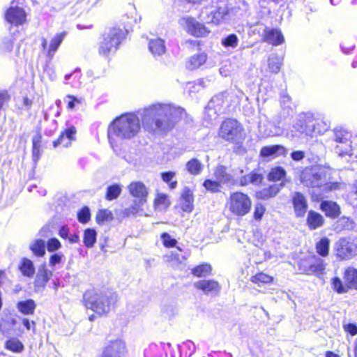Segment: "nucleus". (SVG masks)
<instances>
[{
	"label": "nucleus",
	"instance_id": "f257e3e1",
	"mask_svg": "<svg viewBox=\"0 0 357 357\" xmlns=\"http://www.w3.org/2000/svg\"><path fill=\"white\" fill-rule=\"evenodd\" d=\"M185 115V109L172 104L155 103L135 113H126L116 118L108 128V139L112 148L116 139L130 140L143 128L150 132L166 133Z\"/></svg>",
	"mask_w": 357,
	"mask_h": 357
},
{
	"label": "nucleus",
	"instance_id": "f03ea898",
	"mask_svg": "<svg viewBox=\"0 0 357 357\" xmlns=\"http://www.w3.org/2000/svg\"><path fill=\"white\" fill-rule=\"evenodd\" d=\"M116 299V294L108 289H91L86 291L84 294L85 307L100 315L108 313Z\"/></svg>",
	"mask_w": 357,
	"mask_h": 357
},
{
	"label": "nucleus",
	"instance_id": "7ed1b4c3",
	"mask_svg": "<svg viewBox=\"0 0 357 357\" xmlns=\"http://www.w3.org/2000/svg\"><path fill=\"white\" fill-rule=\"evenodd\" d=\"M125 37L124 30L117 27L109 29L102 34L98 46L99 54L107 57L110 54L116 52Z\"/></svg>",
	"mask_w": 357,
	"mask_h": 357
},
{
	"label": "nucleus",
	"instance_id": "20e7f679",
	"mask_svg": "<svg viewBox=\"0 0 357 357\" xmlns=\"http://www.w3.org/2000/svg\"><path fill=\"white\" fill-rule=\"evenodd\" d=\"M329 169L321 165L305 168L301 173V183L308 188H322L328 181Z\"/></svg>",
	"mask_w": 357,
	"mask_h": 357
},
{
	"label": "nucleus",
	"instance_id": "39448f33",
	"mask_svg": "<svg viewBox=\"0 0 357 357\" xmlns=\"http://www.w3.org/2000/svg\"><path fill=\"white\" fill-rule=\"evenodd\" d=\"M325 130L326 124L321 121H315L310 117L300 118L293 125L291 135L293 137H300L303 135L312 136L321 134Z\"/></svg>",
	"mask_w": 357,
	"mask_h": 357
},
{
	"label": "nucleus",
	"instance_id": "423d86ee",
	"mask_svg": "<svg viewBox=\"0 0 357 357\" xmlns=\"http://www.w3.org/2000/svg\"><path fill=\"white\" fill-rule=\"evenodd\" d=\"M351 137V134L344 129H335L333 130L331 146L339 156H351L354 154Z\"/></svg>",
	"mask_w": 357,
	"mask_h": 357
},
{
	"label": "nucleus",
	"instance_id": "0eeeda50",
	"mask_svg": "<svg viewBox=\"0 0 357 357\" xmlns=\"http://www.w3.org/2000/svg\"><path fill=\"white\" fill-rule=\"evenodd\" d=\"M251 206L250 197L241 192L231 193L227 202L229 211L238 217H243L248 214L251 209Z\"/></svg>",
	"mask_w": 357,
	"mask_h": 357
},
{
	"label": "nucleus",
	"instance_id": "6e6552de",
	"mask_svg": "<svg viewBox=\"0 0 357 357\" xmlns=\"http://www.w3.org/2000/svg\"><path fill=\"white\" fill-rule=\"evenodd\" d=\"M243 131L241 125L236 120L228 119L222 122L219 135L227 141L237 142L243 138Z\"/></svg>",
	"mask_w": 357,
	"mask_h": 357
},
{
	"label": "nucleus",
	"instance_id": "1a4fd4ad",
	"mask_svg": "<svg viewBox=\"0 0 357 357\" xmlns=\"http://www.w3.org/2000/svg\"><path fill=\"white\" fill-rule=\"evenodd\" d=\"M298 270L305 275H322L326 268L324 260L317 256L301 259L298 263Z\"/></svg>",
	"mask_w": 357,
	"mask_h": 357
},
{
	"label": "nucleus",
	"instance_id": "9d476101",
	"mask_svg": "<svg viewBox=\"0 0 357 357\" xmlns=\"http://www.w3.org/2000/svg\"><path fill=\"white\" fill-rule=\"evenodd\" d=\"M337 256L342 260H347L357 255V243L354 240L340 238L335 244Z\"/></svg>",
	"mask_w": 357,
	"mask_h": 357
},
{
	"label": "nucleus",
	"instance_id": "9b49d317",
	"mask_svg": "<svg viewBox=\"0 0 357 357\" xmlns=\"http://www.w3.org/2000/svg\"><path fill=\"white\" fill-rule=\"evenodd\" d=\"M126 352V343L121 339L109 340L102 351V354L110 357H123Z\"/></svg>",
	"mask_w": 357,
	"mask_h": 357
},
{
	"label": "nucleus",
	"instance_id": "f8f14e48",
	"mask_svg": "<svg viewBox=\"0 0 357 357\" xmlns=\"http://www.w3.org/2000/svg\"><path fill=\"white\" fill-rule=\"evenodd\" d=\"M231 18V11L227 5L219 6L214 10H211L209 14L207 15L206 22L208 23H213L215 24H219Z\"/></svg>",
	"mask_w": 357,
	"mask_h": 357
},
{
	"label": "nucleus",
	"instance_id": "ddd939ff",
	"mask_svg": "<svg viewBox=\"0 0 357 357\" xmlns=\"http://www.w3.org/2000/svg\"><path fill=\"white\" fill-rule=\"evenodd\" d=\"M67 33L63 31L56 33L51 40L49 48L47 50V40L45 38H41V47L43 51H47V56L50 60H52L54 56L55 52L57 51L62 41L66 36Z\"/></svg>",
	"mask_w": 357,
	"mask_h": 357
},
{
	"label": "nucleus",
	"instance_id": "4468645a",
	"mask_svg": "<svg viewBox=\"0 0 357 357\" xmlns=\"http://www.w3.org/2000/svg\"><path fill=\"white\" fill-rule=\"evenodd\" d=\"M6 20L14 24L19 26L23 24L26 21V13L23 8L18 6H11L5 13Z\"/></svg>",
	"mask_w": 357,
	"mask_h": 357
},
{
	"label": "nucleus",
	"instance_id": "2eb2a0df",
	"mask_svg": "<svg viewBox=\"0 0 357 357\" xmlns=\"http://www.w3.org/2000/svg\"><path fill=\"white\" fill-rule=\"evenodd\" d=\"M291 200L296 217H304L308 208L307 198L302 193L296 192L292 195Z\"/></svg>",
	"mask_w": 357,
	"mask_h": 357
},
{
	"label": "nucleus",
	"instance_id": "dca6fc26",
	"mask_svg": "<svg viewBox=\"0 0 357 357\" xmlns=\"http://www.w3.org/2000/svg\"><path fill=\"white\" fill-rule=\"evenodd\" d=\"M76 132V128L73 126L66 128L60 134L59 137L53 142L54 147H56L59 145L68 147L70 145L71 142L75 139Z\"/></svg>",
	"mask_w": 357,
	"mask_h": 357
},
{
	"label": "nucleus",
	"instance_id": "f3484780",
	"mask_svg": "<svg viewBox=\"0 0 357 357\" xmlns=\"http://www.w3.org/2000/svg\"><path fill=\"white\" fill-rule=\"evenodd\" d=\"M284 183L285 181H282L280 183H275L257 191L256 197L259 199L266 200L275 197L284 186Z\"/></svg>",
	"mask_w": 357,
	"mask_h": 357
},
{
	"label": "nucleus",
	"instance_id": "a211bd4d",
	"mask_svg": "<svg viewBox=\"0 0 357 357\" xmlns=\"http://www.w3.org/2000/svg\"><path fill=\"white\" fill-rule=\"evenodd\" d=\"M128 190L130 195L137 199L146 202L148 191L143 183L140 181L132 182L128 185Z\"/></svg>",
	"mask_w": 357,
	"mask_h": 357
},
{
	"label": "nucleus",
	"instance_id": "6ab92c4d",
	"mask_svg": "<svg viewBox=\"0 0 357 357\" xmlns=\"http://www.w3.org/2000/svg\"><path fill=\"white\" fill-rule=\"evenodd\" d=\"M181 23L185 26L187 32L195 37L201 36V24L195 18L185 17L181 20Z\"/></svg>",
	"mask_w": 357,
	"mask_h": 357
},
{
	"label": "nucleus",
	"instance_id": "aec40b11",
	"mask_svg": "<svg viewBox=\"0 0 357 357\" xmlns=\"http://www.w3.org/2000/svg\"><path fill=\"white\" fill-rule=\"evenodd\" d=\"M52 272L45 265L40 266L36 274L34 287L36 289L44 288L52 276Z\"/></svg>",
	"mask_w": 357,
	"mask_h": 357
},
{
	"label": "nucleus",
	"instance_id": "412c9836",
	"mask_svg": "<svg viewBox=\"0 0 357 357\" xmlns=\"http://www.w3.org/2000/svg\"><path fill=\"white\" fill-rule=\"evenodd\" d=\"M221 291L220 284L214 280H202V292L206 296L215 297Z\"/></svg>",
	"mask_w": 357,
	"mask_h": 357
},
{
	"label": "nucleus",
	"instance_id": "4be33fe9",
	"mask_svg": "<svg viewBox=\"0 0 357 357\" xmlns=\"http://www.w3.org/2000/svg\"><path fill=\"white\" fill-rule=\"evenodd\" d=\"M179 206L185 212H191L193 209V197L191 190L185 187L179 199Z\"/></svg>",
	"mask_w": 357,
	"mask_h": 357
},
{
	"label": "nucleus",
	"instance_id": "5701e85b",
	"mask_svg": "<svg viewBox=\"0 0 357 357\" xmlns=\"http://www.w3.org/2000/svg\"><path fill=\"white\" fill-rule=\"evenodd\" d=\"M320 208L327 217L331 218H336L340 214V207L336 202L332 201H322Z\"/></svg>",
	"mask_w": 357,
	"mask_h": 357
},
{
	"label": "nucleus",
	"instance_id": "b1692460",
	"mask_svg": "<svg viewBox=\"0 0 357 357\" xmlns=\"http://www.w3.org/2000/svg\"><path fill=\"white\" fill-rule=\"evenodd\" d=\"M287 153V149L282 145H271L261 148L260 155L261 157H278Z\"/></svg>",
	"mask_w": 357,
	"mask_h": 357
},
{
	"label": "nucleus",
	"instance_id": "393cba45",
	"mask_svg": "<svg viewBox=\"0 0 357 357\" xmlns=\"http://www.w3.org/2000/svg\"><path fill=\"white\" fill-rule=\"evenodd\" d=\"M149 50L154 57L162 56L166 52L165 40L160 38L151 39L149 43Z\"/></svg>",
	"mask_w": 357,
	"mask_h": 357
},
{
	"label": "nucleus",
	"instance_id": "a878e982",
	"mask_svg": "<svg viewBox=\"0 0 357 357\" xmlns=\"http://www.w3.org/2000/svg\"><path fill=\"white\" fill-rule=\"evenodd\" d=\"M263 36L265 41L273 45H278L284 41L282 33L277 29H266Z\"/></svg>",
	"mask_w": 357,
	"mask_h": 357
},
{
	"label": "nucleus",
	"instance_id": "bb28decb",
	"mask_svg": "<svg viewBox=\"0 0 357 357\" xmlns=\"http://www.w3.org/2000/svg\"><path fill=\"white\" fill-rule=\"evenodd\" d=\"M343 279L349 288L357 290V270L353 267H349L344 272Z\"/></svg>",
	"mask_w": 357,
	"mask_h": 357
},
{
	"label": "nucleus",
	"instance_id": "cd10ccee",
	"mask_svg": "<svg viewBox=\"0 0 357 357\" xmlns=\"http://www.w3.org/2000/svg\"><path fill=\"white\" fill-rule=\"evenodd\" d=\"M324 219L323 216L314 211H310L307 217V225L310 229L314 230L323 226Z\"/></svg>",
	"mask_w": 357,
	"mask_h": 357
},
{
	"label": "nucleus",
	"instance_id": "c85d7f7f",
	"mask_svg": "<svg viewBox=\"0 0 357 357\" xmlns=\"http://www.w3.org/2000/svg\"><path fill=\"white\" fill-rule=\"evenodd\" d=\"M17 308L19 312L25 315L33 314L36 308V304L33 299L20 301L17 303Z\"/></svg>",
	"mask_w": 357,
	"mask_h": 357
},
{
	"label": "nucleus",
	"instance_id": "c756f323",
	"mask_svg": "<svg viewBox=\"0 0 357 357\" xmlns=\"http://www.w3.org/2000/svg\"><path fill=\"white\" fill-rule=\"evenodd\" d=\"M19 269L24 276L32 278L35 273L33 262L26 258H23L19 265Z\"/></svg>",
	"mask_w": 357,
	"mask_h": 357
},
{
	"label": "nucleus",
	"instance_id": "7c9ffc66",
	"mask_svg": "<svg viewBox=\"0 0 357 357\" xmlns=\"http://www.w3.org/2000/svg\"><path fill=\"white\" fill-rule=\"evenodd\" d=\"M16 320L10 313H3L0 321V328L3 333H6L11 330L15 324Z\"/></svg>",
	"mask_w": 357,
	"mask_h": 357
},
{
	"label": "nucleus",
	"instance_id": "2f4dec72",
	"mask_svg": "<svg viewBox=\"0 0 357 357\" xmlns=\"http://www.w3.org/2000/svg\"><path fill=\"white\" fill-rule=\"evenodd\" d=\"M96 236L97 233L95 229L91 228L86 229L83 236L84 245L88 248H91L96 242Z\"/></svg>",
	"mask_w": 357,
	"mask_h": 357
},
{
	"label": "nucleus",
	"instance_id": "473e14b6",
	"mask_svg": "<svg viewBox=\"0 0 357 357\" xmlns=\"http://www.w3.org/2000/svg\"><path fill=\"white\" fill-rule=\"evenodd\" d=\"M122 191V186L120 184H112L107 188L105 199L108 201H112L117 199Z\"/></svg>",
	"mask_w": 357,
	"mask_h": 357
},
{
	"label": "nucleus",
	"instance_id": "72a5a7b5",
	"mask_svg": "<svg viewBox=\"0 0 357 357\" xmlns=\"http://www.w3.org/2000/svg\"><path fill=\"white\" fill-rule=\"evenodd\" d=\"M226 167L219 166L215 171V176L219 182L222 183H230L233 178L232 176L226 172Z\"/></svg>",
	"mask_w": 357,
	"mask_h": 357
},
{
	"label": "nucleus",
	"instance_id": "f704fd0d",
	"mask_svg": "<svg viewBox=\"0 0 357 357\" xmlns=\"http://www.w3.org/2000/svg\"><path fill=\"white\" fill-rule=\"evenodd\" d=\"M29 248L35 255L43 257L45 254V242L42 239H37L30 244Z\"/></svg>",
	"mask_w": 357,
	"mask_h": 357
},
{
	"label": "nucleus",
	"instance_id": "c9c22d12",
	"mask_svg": "<svg viewBox=\"0 0 357 357\" xmlns=\"http://www.w3.org/2000/svg\"><path fill=\"white\" fill-rule=\"evenodd\" d=\"M330 241L326 237H323L316 243L317 252L321 257H326L329 252Z\"/></svg>",
	"mask_w": 357,
	"mask_h": 357
},
{
	"label": "nucleus",
	"instance_id": "e433bc0d",
	"mask_svg": "<svg viewBox=\"0 0 357 357\" xmlns=\"http://www.w3.org/2000/svg\"><path fill=\"white\" fill-rule=\"evenodd\" d=\"M146 202L145 201L136 199L135 200L133 201V203L130 206L126 208L123 210V214L126 216L137 214L139 211L142 210V206L144 205Z\"/></svg>",
	"mask_w": 357,
	"mask_h": 357
},
{
	"label": "nucleus",
	"instance_id": "4c0bfd02",
	"mask_svg": "<svg viewBox=\"0 0 357 357\" xmlns=\"http://www.w3.org/2000/svg\"><path fill=\"white\" fill-rule=\"evenodd\" d=\"M185 259L184 257L180 256L177 252H171L164 256V260L168 262L174 268H177Z\"/></svg>",
	"mask_w": 357,
	"mask_h": 357
},
{
	"label": "nucleus",
	"instance_id": "58836bf2",
	"mask_svg": "<svg viewBox=\"0 0 357 357\" xmlns=\"http://www.w3.org/2000/svg\"><path fill=\"white\" fill-rule=\"evenodd\" d=\"M175 176L176 173L172 171L161 173L162 181L168 184L171 190H174L177 187V181L174 180Z\"/></svg>",
	"mask_w": 357,
	"mask_h": 357
},
{
	"label": "nucleus",
	"instance_id": "ea45409f",
	"mask_svg": "<svg viewBox=\"0 0 357 357\" xmlns=\"http://www.w3.org/2000/svg\"><path fill=\"white\" fill-rule=\"evenodd\" d=\"M282 66V59L276 55H271L268 59V68L273 73H278Z\"/></svg>",
	"mask_w": 357,
	"mask_h": 357
},
{
	"label": "nucleus",
	"instance_id": "a19ab883",
	"mask_svg": "<svg viewBox=\"0 0 357 357\" xmlns=\"http://www.w3.org/2000/svg\"><path fill=\"white\" fill-rule=\"evenodd\" d=\"M286 172L282 167H278L270 172L268 175V179L271 181H280L284 178Z\"/></svg>",
	"mask_w": 357,
	"mask_h": 357
},
{
	"label": "nucleus",
	"instance_id": "79ce46f5",
	"mask_svg": "<svg viewBox=\"0 0 357 357\" xmlns=\"http://www.w3.org/2000/svg\"><path fill=\"white\" fill-rule=\"evenodd\" d=\"M154 204L158 210L162 211L166 209L169 206L170 203L167 195L165 194H158L154 201Z\"/></svg>",
	"mask_w": 357,
	"mask_h": 357
},
{
	"label": "nucleus",
	"instance_id": "37998d69",
	"mask_svg": "<svg viewBox=\"0 0 357 357\" xmlns=\"http://www.w3.org/2000/svg\"><path fill=\"white\" fill-rule=\"evenodd\" d=\"M331 284L333 289L338 294H344L349 291V288L346 284L344 283V284L338 277H335L332 279Z\"/></svg>",
	"mask_w": 357,
	"mask_h": 357
},
{
	"label": "nucleus",
	"instance_id": "c03bdc74",
	"mask_svg": "<svg viewBox=\"0 0 357 357\" xmlns=\"http://www.w3.org/2000/svg\"><path fill=\"white\" fill-rule=\"evenodd\" d=\"M6 348L13 352L18 353L21 352L23 350L24 347L20 340L13 338L6 341Z\"/></svg>",
	"mask_w": 357,
	"mask_h": 357
},
{
	"label": "nucleus",
	"instance_id": "a18cd8bd",
	"mask_svg": "<svg viewBox=\"0 0 357 357\" xmlns=\"http://www.w3.org/2000/svg\"><path fill=\"white\" fill-rule=\"evenodd\" d=\"M205 116H207L208 121H212L215 120L218 117V112L217 109L214 107V101L211 100L208 105L205 107Z\"/></svg>",
	"mask_w": 357,
	"mask_h": 357
},
{
	"label": "nucleus",
	"instance_id": "49530a36",
	"mask_svg": "<svg viewBox=\"0 0 357 357\" xmlns=\"http://www.w3.org/2000/svg\"><path fill=\"white\" fill-rule=\"evenodd\" d=\"M250 280L253 283H255V284H257L258 285H259L261 283H263V284L271 283L273 281V278L267 274L264 273H259L256 274L255 275H253Z\"/></svg>",
	"mask_w": 357,
	"mask_h": 357
},
{
	"label": "nucleus",
	"instance_id": "de8ad7c7",
	"mask_svg": "<svg viewBox=\"0 0 357 357\" xmlns=\"http://www.w3.org/2000/svg\"><path fill=\"white\" fill-rule=\"evenodd\" d=\"M346 184L343 182H328L323 185L322 189L325 192L336 191L344 189Z\"/></svg>",
	"mask_w": 357,
	"mask_h": 357
},
{
	"label": "nucleus",
	"instance_id": "09e8293b",
	"mask_svg": "<svg viewBox=\"0 0 357 357\" xmlns=\"http://www.w3.org/2000/svg\"><path fill=\"white\" fill-rule=\"evenodd\" d=\"M221 44L225 47L235 48L238 46V38L236 35L230 34L222 39Z\"/></svg>",
	"mask_w": 357,
	"mask_h": 357
},
{
	"label": "nucleus",
	"instance_id": "8fccbe9b",
	"mask_svg": "<svg viewBox=\"0 0 357 357\" xmlns=\"http://www.w3.org/2000/svg\"><path fill=\"white\" fill-rule=\"evenodd\" d=\"M201 66V57L199 54H195L190 57L186 62V68L190 70H193L199 68Z\"/></svg>",
	"mask_w": 357,
	"mask_h": 357
},
{
	"label": "nucleus",
	"instance_id": "3c124183",
	"mask_svg": "<svg viewBox=\"0 0 357 357\" xmlns=\"http://www.w3.org/2000/svg\"><path fill=\"white\" fill-rule=\"evenodd\" d=\"M354 227V222L351 219L347 217L340 218L337 222V229H351Z\"/></svg>",
	"mask_w": 357,
	"mask_h": 357
},
{
	"label": "nucleus",
	"instance_id": "603ef678",
	"mask_svg": "<svg viewBox=\"0 0 357 357\" xmlns=\"http://www.w3.org/2000/svg\"><path fill=\"white\" fill-rule=\"evenodd\" d=\"M90 218V210L87 206H84L77 213V219L82 224L88 222Z\"/></svg>",
	"mask_w": 357,
	"mask_h": 357
},
{
	"label": "nucleus",
	"instance_id": "864d4df0",
	"mask_svg": "<svg viewBox=\"0 0 357 357\" xmlns=\"http://www.w3.org/2000/svg\"><path fill=\"white\" fill-rule=\"evenodd\" d=\"M188 171L192 174H198L200 170V163L197 159H192L186 164Z\"/></svg>",
	"mask_w": 357,
	"mask_h": 357
},
{
	"label": "nucleus",
	"instance_id": "5fc2aeb1",
	"mask_svg": "<svg viewBox=\"0 0 357 357\" xmlns=\"http://www.w3.org/2000/svg\"><path fill=\"white\" fill-rule=\"evenodd\" d=\"M112 219V212L106 209L99 211L96 215V221L98 224L102 223L105 221H107Z\"/></svg>",
	"mask_w": 357,
	"mask_h": 357
},
{
	"label": "nucleus",
	"instance_id": "6e6d98bb",
	"mask_svg": "<svg viewBox=\"0 0 357 357\" xmlns=\"http://www.w3.org/2000/svg\"><path fill=\"white\" fill-rule=\"evenodd\" d=\"M61 244L56 238H52L47 242V249L48 252H53L61 248Z\"/></svg>",
	"mask_w": 357,
	"mask_h": 357
},
{
	"label": "nucleus",
	"instance_id": "4d7b16f0",
	"mask_svg": "<svg viewBox=\"0 0 357 357\" xmlns=\"http://www.w3.org/2000/svg\"><path fill=\"white\" fill-rule=\"evenodd\" d=\"M161 240L162 241L163 245L167 248L175 247L177 243L176 240L172 238L167 233L162 234Z\"/></svg>",
	"mask_w": 357,
	"mask_h": 357
},
{
	"label": "nucleus",
	"instance_id": "13d9d810",
	"mask_svg": "<svg viewBox=\"0 0 357 357\" xmlns=\"http://www.w3.org/2000/svg\"><path fill=\"white\" fill-rule=\"evenodd\" d=\"M265 207L261 203H257L255 206L254 219L260 221L265 213Z\"/></svg>",
	"mask_w": 357,
	"mask_h": 357
},
{
	"label": "nucleus",
	"instance_id": "bf43d9fd",
	"mask_svg": "<svg viewBox=\"0 0 357 357\" xmlns=\"http://www.w3.org/2000/svg\"><path fill=\"white\" fill-rule=\"evenodd\" d=\"M203 185L207 190L211 192H218L220 190V185L217 181L206 180Z\"/></svg>",
	"mask_w": 357,
	"mask_h": 357
},
{
	"label": "nucleus",
	"instance_id": "052dcab7",
	"mask_svg": "<svg viewBox=\"0 0 357 357\" xmlns=\"http://www.w3.org/2000/svg\"><path fill=\"white\" fill-rule=\"evenodd\" d=\"M13 47V40L11 38H5L2 40L0 48L3 52H10Z\"/></svg>",
	"mask_w": 357,
	"mask_h": 357
},
{
	"label": "nucleus",
	"instance_id": "680f3d73",
	"mask_svg": "<svg viewBox=\"0 0 357 357\" xmlns=\"http://www.w3.org/2000/svg\"><path fill=\"white\" fill-rule=\"evenodd\" d=\"M63 257V255L61 253H56L52 255L50 258V266L54 267L56 266L57 264H59L61 262Z\"/></svg>",
	"mask_w": 357,
	"mask_h": 357
},
{
	"label": "nucleus",
	"instance_id": "e2e57ef3",
	"mask_svg": "<svg viewBox=\"0 0 357 357\" xmlns=\"http://www.w3.org/2000/svg\"><path fill=\"white\" fill-rule=\"evenodd\" d=\"M250 181L251 183L258 185L261 183L263 177L260 174L252 172L249 174Z\"/></svg>",
	"mask_w": 357,
	"mask_h": 357
},
{
	"label": "nucleus",
	"instance_id": "0e129e2a",
	"mask_svg": "<svg viewBox=\"0 0 357 357\" xmlns=\"http://www.w3.org/2000/svg\"><path fill=\"white\" fill-rule=\"evenodd\" d=\"M344 329L351 335H356L357 334V326L354 324H347L344 325Z\"/></svg>",
	"mask_w": 357,
	"mask_h": 357
},
{
	"label": "nucleus",
	"instance_id": "69168bd1",
	"mask_svg": "<svg viewBox=\"0 0 357 357\" xmlns=\"http://www.w3.org/2000/svg\"><path fill=\"white\" fill-rule=\"evenodd\" d=\"M291 157L295 161H300L305 158V153L303 151H295L291 153Z\"/></svg>",
	"mask_w": 357,
	"mask_h": 357
},
{
	"label": "nucleus",
	"instance_id": "338daca9",
	"mask_svg": "<svg viewBox=\"0 0 357 357\" xmlns=\"http://www.w3.org/2000/svg\"><path fill=\"white\" fill-rule=\"evenodd\" d=\"M280 101L282 103V105L284 107H290V102H291V98L289 95L283 93L281 96Z\"/></svg>",
	"mask_w": 357,
	"mask_h": 357
},
{
	"label": "nucleus",
	"instance_id": "774afa93",
	"mask_svg": "<svg viewBox=\"0 0 357 357\" xmlns=\"http://www.w3.org/2000/svg\"><path fill=\"white\" fill-rule=\"evenodd\" d=\"M22 324L27 330L32 329L33 331H35V329H36L35 321H30L28 319H26V318L23 319Z\"/></svg>",
	"mask_w": 357,
	"mask_h": 357
}]
</instances>
